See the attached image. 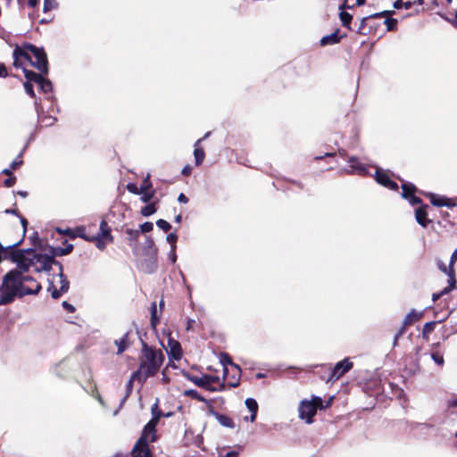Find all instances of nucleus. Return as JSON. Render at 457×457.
I'll list each match as a JSON object with an SVG mask.
<instances>
[{"mask_svg": "<svg viewBox=\"0 0 457 457\" xmlns=\"http://www.w3.org/2000/svg\"><path fill=\"white\" fill-rule=\"evenodd\" d=\"M41 289V285L33 277L22 274L17 269H12L2 278L0 305L10 304L16 297L22 298L25 295H36Z\"/></svg>", "mask_w": 457, "mask_h": 457, "instance_id": "nucleus-1", "label": "nucleus"}, {"mask_svg": "<svg viewBox=\"0 0 457 457\" xmlns=\"http://www.w3.org/2000/svg\"><path fill=\"white\" fill-rule=\"evenodd\" d=\"M25 48L28 49L34 56L35 60H29L33 67L43 74H48V60L47 55L43 47H38L32 44H26Z\"/></svg>", "mask_w": 457, "mask_h": 457, "instance_id": "nucleus-2", "label": "nucleus"}, {"mask_svg": "<svg viewBox=\"0 0 457 457\" xmlns=\"http://www.w3.org/2000/svg\"><path fill=\"white\" fill-rule=\"evenodd\" d=\"M159 369L157 364L141 361L138 369L132 373V378H138V383L143 386L147 378L154 376Z\"/></svg>", "mask_w": 457, "mask_h": 457, "instance_id": "nucleus-3", "label": "nucleus"}, {"mask_svg": "<svg viewBox=\"0 0 457 457\" xmlns=\"http://www.w3.org/2000/svg\"><path fill=\"white\" fill-rule=\"evenodd\" d=\"M318 409V405H315L312 400H303L300 403L298 409L299 417L300 419L304 420L307 424H312L313 422V417L316 415Z\"/></svg>", "mask_w": 457, "mask_h": 457, "instance_id": "nucleus-4", "label": "nucleus"}, {"mask_svg": "<svg viewBox=\"0 0 457 457\" xmlns=\"http://www.w3.org/2000/svg\"><path fill=\"white\" fill-rule=\"evenodd\" d=\"M184 377H186L189 381L193 382L199 387L204 388L205 386H209L210 384L220 382V378L218 376H212L209 374H205L202 377H197L191 375L188 372L183 373Z\"/></svg>", "mask_w": 457, "mask_h": 457, "instance_id": "nucleus-5", "label": "nucleus"}, {"mask_svg": "<svg viewBox=\"0 0 457 457\" xmlns=\"http://www.w3.org/2000/svg\"><path fill=\"white\" fill-rule=\"evenodd\" d=\"M157 417H154V419H151L143 428L141 435L137 441L136 442V448H137V445H144L145 446H147L149 445L148 437L149 435L154 434V432H156V427L158 423H156Z\"/></svg>", "mask_w": 457, "mask_h": 457, "instance_id": "nucleus-6", "label": "nucleus"}, {"mask_svg": "<svg viewBox=\"0 0 457 457\" xmlns=\"http://www.w3.org/2000/svg\"><path fill=\"white\" fill-rule=\"evenodd\" d=\"M143 355L145 358V362L157 364L160 367L164 361V356L161 352L157 353L154 348L149 347L146 344L143 345Z\"/></svg>", "mask_w": 457, "mask_h": 457, "instance_id": "nucleus-7", "label": "nucleus"}, {"mask_svg": "<svg viewBox=\"0 0 457 457\" xmlns=\"http://www.w3.org/2000/svg\"><path fill=\"white\" fill-rule=\"evenodd\" d=\"M353 368V362L348 358L338 361L332 370L330 379H338Z\"/></svg>", "mask_w": 457, "mask_h": 457, "instance_id": "nucleus-8", "label": "nucleus"}, {"mask_svg": "<svg viewBox=\"0 0 457 457\" xmlns=\"http://www.w3.org/2000/svg\"><path fill=\"white\" fill-rule=\"evenodd\" d=\"M36 262H43V266H36L35 270L37 272L46 271L50 272L52 270V267L54 262V258H53V255L48 254H43V253H37L36 254Z\"/></svg>", "mask_w": 457, "mask_h": 457, "instance_id": "nucleus-9", "label": "nucleus"}, {"mask_svg": "<svg viewBox=\"0 0 457 457\" xmlns=\"http://www.w3.org/2000/svg\"><path fill=\"white\" fill-rule=\"evenodd\" d=\"M348 162L351 169L348 173L357 174L360 176L370 175L368 168L363 163H361L357 157L351 156L348 159Z\"/></svg>", "mask_w": 457, "mask_h": 457, "instance_id": "nucleus-10", "label": "nucleus"}, {"mask_svg": "<svg viewBox=\"0 0 457 457\" xmlns=\"http://www.w3.org/2000/svg\"><path fill=\"white\" fill-rule=\"evenodd\" d=\"M35 108L38 121L42 123V126L51 127L56 122L57 119L55 117L51 115H44L43 107L37 100L35 101Z\"/></svg>", "mask_w": 457, "mask_h": 457, "instance_id": "nucleus-11", "label": "nucleus"}, {"mask_svg": "<svg viewBox=\"0 0 457 457\" xmlns=\"http://www.w3.org/2000/svg\"><path fill=\"white\" fill-rule=\"evenodd\" d=\"M422 316V312H417L412 309L403 319V327L399 332L395 336L394 344L395 345L399 337L403 334L404 328L411 325L414 320H420Z\"/></svg>", "mask_w": 457, "mask_h": 457, "instance_id": "nucleus-12", "label": "nucleus"}, {"mask_svg": "<svg viewBox=\"0 0 457 457\" xmlns=\"http://www.w3.org/2000/svg\"><path fill=\"white\" fill-rule=\"evenodd\" d=\"M36 254L37 253H34V255L31 257H23V258L20 257L18 259V261L15 262L17 265L16 269L18 270H21V272H22V274H24V272L29 271L30 267H33V266L36 267V265H37Z\"/></svg>", "mask_w": 457, "mask_h": 457, "instance_id": "nucleus-13", "label": "nucleus"}, {"mask_svg": "<svg viewBox=\"0 0 457 457\" xmlns=\"http://www.w3.org/2000/svg\"><path fill=\"white\" fill-rule=\"evenodd\" d=\"M428 204H422L415 210V220L423 228H427L428 225L431 222V220L428 218Z\"/></svg>", "mask_w": 457, "mask_h": 457, "instance_id": "nucleus-14", "label": "nucleus"}, {"mask_svg": "<svg viewBox=\"0 0 457 457\" xmlns=\"http://www.w3.org/2000/svg\"><path fill=\"white\" fill-rule=\"evenodd\" d=\"M346 37V34L339 36V29H336L333 33L323 37L320 39L321 46H333L340 42V40Z\"/></svg>", "mask_w": 457, "mask_h": 457, "instance_id": "nucleus-15", "label": "nucleus"}, {"mask_svg": "<svg viewBox=\"0 0 457 457\" xmlns=\"http://www.w3.org/2000/svg\"><path fill=\"white\" fill-rule=\"evenodd\" d=\"M428 195V197L430 199V203L434 206H437V207H443V206L451 207V206H454L455 205V204H451L450 199L445 197V196L437 195H436L434 193H429Z\"/></svg>", "mask_w": 457, "mask_h": 457, "instance_id": "nucleus-16", "label": "nucleus"}, {"mask_svg": "<svg viewBox=\"0 0 457 457\" xmlns=\"http://www.w3.org/2000/svg\"><path fill=\"white\" fill-rule=\"evenodd\" d=\"M64 244H67L65 247L51 246L49 249L48 255H53V258H54L56 256H63V255H67V254L71 253L74 248L73 245L68 244L66 240L64 241Z\"/></svg>", "mask_w": 457, "mask_h": 457, "instance_id": "nucleus-17", "label": "nucleus"}, {"mask_svg": "<svg viewBox=\"0 0 457 457\" xmlns=\"http://www.w3.org/2000/svg\"><path fill=\"white\" fill-rule=\"evenodd\" d=\"M125 233L127 235L129 245L132 248L134 252H137L140 231L133 228H126Z\"/></svg>", "mask_w": 457, "mask_h": 457, "instance_id": "nucleus-18", "label": "nucleus"}, {"mask_svg": "<svg viewBox=\"0 0 457 457\" xmlns=\"http://www.w3.org/2000/svg\"><path fill=\"white\" fill-rule=\"evenodd\" d=\"M211 414L216 418V420L219 421V423L221 426H223L225 428H235V422L228 415L221 414V413H220V412H218L216 411H213V410H211Z\"/></svg>", "mask_w": 457, "mask_h": 457, "instance_id": "nucleus-19", "label": "nucleus"}, {"mask_svg": "<svg viewBox=\"0 0 457 457\" xmlns=\"http://www.w3.org/2000/svg\"><path fill=\"white\" fill-rule=\"evenodd\" d=\"M147 258L144 262V270L145 272L152 274L157 270V255H146Z\"/></svg>", "mask_w": 457, "mask_h": 457, "instance_id": "nucleus-20", "label": "nucleus"}, {"mask_svg": "<svg viewBox=\"0 0 457 457\" xmlns=\"http://www.w3.org/2000/svg\"><path fill=\"white\" fill-rule=\"evenodd\" d=\"M99 230L100 231L97 235H100V237L102 238L105 239L109 243L113 242V237L112 236V233H111L112 229L109 227L108 223L104 220H101L100 226H99Z\"/></svg>", "mask_w": 457, "mask_h": 457, "instance_id": "nucleus-21", "label": "nucleus"}, {"mask_svg": "<svg viewBox=\"0 0 457 457\" xmlns=\"http://www.w3.org/2000/svg\"><path fill=\"white\" fill-rule=\"evenodd\" d=\"M168 345L170 346V354L172 358L177 361L179 360L182 357V350L180 344L178 341L170 338L168 341Z\"/></svg>", "mask_w": 457, "mask_h": 457, "instance_id": "nucleus-22", "label": "nucleus"}, {"mask_svg": "<svg viewBox=\"0 0 457 457\" xmlns=\"http://www.w3.org/2000/svg\"><path fill=\"white\" fill-rule=\"evenodd\" d=\"M143 250L145 255H157L158 249L151 237H145Z\"/></svg>", "mask_w": 457, "mask_h": 457, "instance_id": "nucleus-23", "label": "nucleus"}, {"mask_svg": "<svg viewBox=\"0 0 457 457\" xmlns=\"http://www.w3.org/2000/svg\"><path fill=\"white\" fill-rule=\"evenodd\" d=\"M245 403L246 408L251 412L250 421L253 422L256 420V416H257L258 403L255 399L251 398V397L246 398Z\"/></svg>", "mask_w": 457, "mask_h": 457, "instance_id": "nucleus-24", "label": "nucleus"}, {"mask_svg": "<svg viewBox=\"0 0 457 457\" xmlns=\"http://www.w3.org/2000/svg\"><path fill=\"white\" fill-rule=\"evenodd\" d=\"M220 363L223 365V378L228 375V370L227 365H230L235 368L236 363L233 362L231 357L227 353H221L220 357Z\"/></svg>", "mask_w": 457, "mask_h": 457, "instance_id": "nucleus-25", "label": "nucleus"}, {"mask_svg": "<svg viewBox=\"0 0 457 457\" xmlns=\"http://www.w3.org/2000/svg\"><path fill=\"white\" fill-rule=\"evenodd\" d=\"M448 287H445L439 294L443 296L448 293H450L455 287L456 279H455V273L453 268H449L448 270Z\"/></svg>", "mask_w": 457, "mask_h": 457, "instance_id": "nucleus-26", "label": "nucleus"}, {"mask_svg": "<svg viewBox=\"0 0 457 457\" xmlns=\"http://www.w3.org/2000/svg\"><path fill=\"white\" fill-rule=\"evenodd\" d=\"M23 70V72H24V76L26 78V81H29V82H35V83H38L40 82L41 79L44 77L45 74L39 72V73H37L33 71H29V70H27L25 68H22Z\"/></svg>", "mask_w": 457, "mask_h": 457, "instance_id": "nucleus-27", "label": "nucleus"}, {"mask_svg": "<svg viewBox=\"0 0 457 457\" xmlns=\"http://www.w3.org/2000/svg\"><path fill=\"white\" fill-rule=\"evenodd\" d=\"M374 178L379 185H381L385 187L391 180L389 176L383 170L378 169V168L377 169V170L375 172Z\"/></svg>", "mask_w": 457, "mask_h": 457, "instance_id": "nucleus-28", "label": "nucleus"}, {"mask_svg": "<svg viewBox=\"0 0 457 457\" xmlns=\"http://www.w3.org/2000/svg\"><path fill=\"white\" fill-rule=\"evenodd\" d=\"M233 370H235V372L232 374L231 380L228 381V386L229 387L235 388L239 386L242 371L239 365H235V368H233Z\"/></svg>", "mask_w": 457, "mask_h": 457, "instance_id": "nucleus-29", "label": "nucleus"}, {"mask_svg": "<svg viewBox=\"0 0 457 457\" xmlns=\"http://www.w3.org/2000/svg\"><path fill=\"white\" fill-rule=\"evenodd\" d=\"M201 142H202V139H198L195 143L194 156H195V165H197V166L200 165L204 159V152L202 148H200L198 146Z\"/></svg>", "mask_w": 457, "mask_h": 457, "instance_id": "nucleus-30", "label": "nucleus"}, {"mask_svg": "<svg viewBox=\"0 0 457 457\" xmlns=\"http://www.w3.org/2000/svg\"><path fill=\"white\" fill-rule=\"evenodd\" d=\"M21 57H24L25 59L27 60H30V56L29 55L28 53H26L25 51H23L22 49H21L19 46H16L13 50V59H14V62H13V65L16 67V68H19L21 67V65L19 63V58Z\"/></svg>", "mask_w": 457, "mask_h": 457, "instance_id": "nucleus-31", "label": "nucleus"}, {"mask_svg": "<svg viewBox=\"0 0 457 457\" xmlns=\"http://www.w3.org/2000/svg\"><path fill=\"white\" fill-rule=\"evenodd\" d=\"M129 331H127L120 340H115V345L118 346L117 354L122 353L128 347V337Z\"/></svg>", "mask_w": 457, "mask_h": 457, "instance_id": "nucleus-32", "label": "nucleus"}, {"mask_svg": "<svg viewBox=\"0 0 457 457\" xmlns=\"http://www.w3.org/2000/svg\"><path fill=\"white\" fill-rule=\"evenodd\" d=\"M146 451H151L149 445H147V446H145L144 445H137V448H136L135 445L131 451V457H147L145 454Z\"/></svg>", "mask_w": 457, "mask_h": 457, "instance_id": "nucleus-33", "label": "nucleus"}, {"mask_svg": "<svg viewBox=\"0 0 457 457\" xmlns=\"http://www.w3.org/2000/svg\"><path fill=\"white\" fill-rule=\"evenodd\" d=\"M416 191V187L411 183H403L402 185V196L404 199H408Z\"/></svg>", "mask_w": 457, "mask_h": 457, "instance_id": "nucleus-34", "label": "nucleus"}, {"mask_svg": "<svg viewBox=\"0 0 457 457\" xmlns=\"http://www.w3.org/2000/svg\"><path fill=\"white\" fill-rule=\"evenodd\" d=\"M160 320H161V317H160V315H158L156 303L154 302L151 304V318H150L151 326L154 328H155L156 326L160 323Z\"/></svg>", "mask_w": 457, "mask_h": 457, "instance_id": "nucleus-35", "label": "nucleus"}, {"mask_svg": "<svg viewBox=\"0 0 457 457\" xmlns=\"http://www.w3.org/2000/svg\"><path fill=\"white\" fill-rule=\"evenodd\" d=\"M39 89L44 94H48L53 92V84L52 82L46 78H42L40 82L37 83Z\"/></svg>", "mask_w": 457, "mask_h": 457, "instance_id": "nucleus-36", "label": "nucleus"}, {"mask_svg": "<svg viewBox=\"0 0 457 457\" xmlns=\"http://www.w3.org/2000/svg\"><path fill=\"white\" fill-rule=\"evenodd\" d=\"M339 18L342 22V25L345 27L347 29L352 30L351 22L353 20V15L345 11H342L339 13Z\"/></svg>", "mask_w": 457, "mask_h": 457, "instance_id": "nucleus-37", "label": "nucleus"}, {"mask_svg": "<svg viewBox=\"0 0 457 457\" xmlns=\"http://www.w3.org/2000/svg\"><path fill=\"white\" fill-rule=\"evenodd\" d=\"M89 242H94L96 247L101 251L104 250L109 243L105 239L102 238L100 235L91 236Z\"/></svg>", "mask_w": 457, "mask_h": 457, "instance_id": "nucleus-38", "label": "nucleus"}, {"mask_svg": "<svg viewBox=\"0 0 457 457\" xmlns=\"http://www.w3.org/2000/svg\"><path fill=\"white\" fill-rule=\"evenodd\" d=\"M58 277L60 278V284H61L59 292H61L62 295H64L70 289V281L67 279V277L62 271H61V273H58Z\"/></svg>", "mask_w": 457, "mask_h": 457, "instance_id": "nucleus-39", "label": "nucleus"}, {"mask_svg": "<svg viewBox=\"0 0 457 457\" xmlns=\"http://www.w3.org/2000/svg\"><path fill=\"white\" fill-rule=\"evenodd\" d=\"M22 242H23V237H21L17 242L11 244L7 246H4V245H3L2 243H0V263L3 262V260H5L3 253L6 252L9 249L17 248Z\"/></svg>", "mask_w": 457, "mask_h": 457, "instance_id": "nucleus-40", "label": "nucleus"}, {"mask_svg": "<svg viewBox=\"0 0 457 457\" xmlns=\"http://www.w3.org/2000/svg\"><path fill=\"white\" fill-rule=\"evenodd\" d=\"M47 282H48V286H47L46 291L51 294V296L53 299H54V300L59 299L62 295V293L59 292V289L56 288L53 280L48 279Z\"/></svg>", "mask_w": 457, "mask_h": 457, "instance_id": "nucleus-41", "label": "nucleus"}, {"mask_svg": "<svg viewBox=\"0 0 457 457\" xmlns=\"http://www.w3.org/2000/svg\"><path fill=\"white\" fill-rule=\"evenodd\" d=\"M20 252L18 249H9L6 252L3 253L5 260H10L12 262H16L20 258Z\"/></svg>", "mask_w": 457, "mask_h": 457, "instance_id": "nucleus-42", "label": "nucleus"}, {"mask_svg": "<svg viewBox=\"0 0 457 457\" xmlns=\"http://www.w3.org/2000/svg\"><path fill=\"white\" fill-rule=\"evenodd\" d=\"M134 381H137L138 382V378H132V375H131L130 378L127 382V385H126V395H124V397L120 401V406L124 404V403L127 401L128 397L132 393Z\"/></svg>", "mask_w": 457, "mask_h": 457, "instance_id": "nucleus-43", "label": "nucleus"}, {"mask_svg": "<svg viewBox=\"0 0 457 457\" xmlns=\"http://www.w3.org/2000/svg\"><path fill=\"white\" fill-rule=\"evenodd\" d=\"M156 211H157V209L155 207V204L154 203H151V204H148L145 205L144 207H142L140 213L144 217H149V216L153 215L154 213H155Z\"/></svg>", "mask_w": 457, "mask_h": 457, "instance_id": "nucleus-44", "label": "nucleus"}, {"mask_svg": "<svg viewBox=\"0 0 457 457\" xmlns=\"http://www.w3.org/2000/svg\"><path fill=\"white\" fill-rule=\"evenodd\" d=\"M185 395L189 396L192 399L197 400L202 403H208V401L203 395H201L195 389L186 390Z\"/></svg>", "mask_w": 457, "mask_h": 457, "instance_id": "nucleus-45", "label": "nucleus"}, {"mask_svg": "<svg viewBox=\"0 0 457 457\" xmlns=\"http://www.w3.org/2000/svg\"><path fill=\"white\" fill-rule=\"evenodd\" d=\"M384 24H386L387 31H394L397 27V20L387 16L384 21Z\"/></svg>", "mask_w": 457, "mask_h": 457, "instance_id": "nucleus-46", "label": "nucleus"}, {"mask_svg": "<svg viewBox=\"0 0 457 457\" xmlns=\"http://www.w3.org/2000/svg\"><path fill=\"white\" fill-rule=\"evenodd\" d=\"M436 325V321H429L425 323L422 329L423 337H427L428 335L432 333L433 330L435 329Z\"/></svg>", "mask_w": 457, "mask_h": 457, "instance_id": "nucleus-47", "label": "nucleus"}, {"mask_svg": "<svg viewBox=\"0 0 457 457\" xmlns=\"http://www.w3.org/2000/svg\"><path fill=\"white\" fill-rule=\"evenodd\" d=\"M151 412H152L151 419H154V417H157L156 423H158L161 417H162V411L161 410H159V408H158V399L156 400V403L154 404H153V406L151 408Z\"/></svg>", "mask_w": 457, "mask_h": 457, "instance_id": "nucleus-48", "label": "nucleus"}, {"mask_svg": "<svg viewBox=\"0 0 457 457\" xmlns=\"http://www.w3.org/2000/svg\"><path fill=\"white\" fill-rule=\"evenodd\" d=\"M152 187V183L150 181V176L147 175L146 178L143 180L142 184L139 187L140 195L148 191Z\"/></svg>", "mask_w": 457, "mask_h": 457, "instance_id": "nucleus-49", "label": "nucleus"}, {"mask_svg": "<svg viewBox=\"0 0 457 457\" xmlns=\"http://www.w3.org/2000/svg\"><path fill=\"white\" fill-rule=\"evenodd\" d=\"M23 87H24V89H25V92L32 98H35V101L37 100V98L36 96V94L34 92V88H33V85L31 82L29 81H25L23 83Z\"/></svg>", "mask_w": 457, "mask_h": 457, "instance_id": "nucleus-50", "label": "nucleus"}, {"mask_svg": "<svg viewBox=\"0 0 457 457\" xmlns=\"http://www.w3.org/2000/svg\"><path fill=\"white\" fill-rule=\"evenodd\" d=\"M25 148L24 147L21 152L20 154H18V156L11 162L10 166H11V169H13L15 170L17 167L21 166L22 163H23V161H22V154L25 151Z\"/></svg>", "mask_w": 457, "mask_h": 457, "instance_id": "nucleus-51", "label": "nucleus"}, {"mask_svg": "<svg viewBox=\"0 0 457 457\" xmlns=\"http://www.w3.org/2000/svg\"><path fill=\"white\" fill-rule=\"evenodd\" d=\"M156 226L164 232H168L171 228V225L167 220L162 219L156 220Z\"/></svg>", "mask_w": 457, "mask_h": 457, "instance_id": "nucleus-52", "label": "nucleus"}, {"mask_svg": "<svg viewBox=\"0 0 457 457\" xmlns=\"http://www.w3.org/2000/svg\"><path fill=\"white\" fill-rule=\"evenodd\" d=\"M393 13H395L394 11H382L379 12H375V13L370 14V15H368V18H370V20H371V19L387 17V16H391Z\"/></svg>", "mask_w": 457, "mask_h": 457, "instance_id": "nucleus-53", "label": "nucleus"}, {"mask_svg": "<svg viewBox=\"0 0 457 457\" xmlns=\"http://www.w3.org/2000/svg\"><path fill=\"white\" fill-rule=\"evenodd\" d=\"M57 6V3L55 0H44L43 12H47L50 10L55 8Z\"/></svg>", "mask_w": 457, "mask_h": 457, "instance_id": "nucleus-54", "label": "nucleus"}, {"mask_svg": "<svg viewBox=\"0 0 457 457\" xmlns=\"http://www.w3.org/2000/svg\"><path fill=\"white\" fill-rule=\"evenodd\" d=\"M75 236L76 237H79L85 239L87 242H89V239H90V237H91V236H87L86 234V229L83 227H79V228H76Z\"/></svg>", "mask_w": 457, "mask_h": 457, "instance_id": "nucleus-55", "label": "nucleus"}, {"mask_svg": "<svg viewBox=\"0 0 457 457\" xmlns=\"http://www.w3.org/2000/svg\"><path fill=\"white\" fill-rule=\"evenodd\" d=\"M370 20V18H368V16H365L363 18H361V21H360V25H359V28L357 29L356 30V33L358 34H363V35H366L365 32H363L364 29L366 28L367 26V21Z\"/></svg>", "mask_w": 457, "mask_h": 457, "instance_id": "nucleus-56", "label": "nucleus"}, {"mask_svg": "<svg viewBox=\"0 0 457 457\" xmlns=\"http://www.w3.org/2000/svg\"><path fill=\"white\" fill-rule=\"evenodd\" d=\"M139 228H140V230H139L140 232H142V233H148V232L153 230L154 224L152 222H150V221H145L143 224H141L139 226Z\"/></svg>", "mask_w": 457, "mask_h": 457, "instance_id": "nucleus-57", "label": "nucleus"}, {"mask_svg": "<svg viewBox=\"0 0 457 457\" xmlns=\"http://www.w3.org/2000/svg\"><path fill=\"white\" fill-rule=\"evenodd\" d=\"M20 252V257H31L34 255L35 250L33 248H27V249H18Z\"/></svg>", "mask_w": 457, "mask_h": 457, "instance_id": "nucleus-58", "label": "nucleus"}, {"mask_svg": "<svg viewBox=\"0 0 457 457\" xmlns=\"http://www.w3.org/2000/svg\"><path fill=\"white\" fill-rule=\"evenodd\" d=\"M431 358L433 359V361L438 364V365H443L444 364V357L443 355L438 353V352H436V353H431Z\"/></svg>", "mask_w": 457, "mask_h": 457, "instance_id": "nucleus-59", "label": "nucleus"}, {"mask_svg": "<svg viewBox=\"0 0 457 457\" xmlns=\"http://www.w3.org/2000/svg\"><path fill=\"white\" fill-rule=\"evenodd\" d=\"M178 235L176 233H170L166 237V241L170 245V248L172 245H177Z\"/></svg>", "mask_w": 457, "mask_h": 457, "instance_id": "nucleus-60", "label": "nucleus"}, {"mask_svg": "<svg viewBox=\"0 0 457 457\" xmlns=\"http://www.w3.org/2000/svg\"><path fill=\"white\" fill-rule=\"evenodd\" d=\"M29 238L34 246H37L41 242V239L37 231H34L33 234Z\"/></svg>", "mask_w": 457, "mask_h": 457, "instance_id": "nucleus-61", "label": "nucleus"}, {"mask_svg": "<svg viewBox=\"0 0 457 457\" xmlns=\"http://www.w3.org/2000/svg\"><path fill=\"white\" fill-rule=\"evenodd\" d=\"M154 195V191H152V192H145L142 194L141 197H140V200L143 202V203H148Z\"/></svg>", "mask_w": 457, "mask_h": 457, "instance_id": "nucleus-62", "label": "nucleus"}, {"mask_svg": "<svg viewBox=\"0 0 457 457\" xmlns=\"http://www.w3.org/2000/svg\"><path fill=\"white\" fill-rule=\"evenodd\" d=\"M127 189L132 194L140 195L139 187L135 183H128Z\"/></svg>", "mask_w": 457, "mask_h": 457, "instance_id": "nucleus-63", "label": "nucleus"}, {"mask_svg": "<svg viewBox=\"0 0 457 457\" xmlns=\"http://www.w3.org/2000/svg\"><path fill=\"white\" fill-rule=\"evenodd\" d=\"M16 183V177L10 176L4 180V186L6 187H11Z\"/></svg>", "mask_w": 457, "mask_h": 457, "instance_id": "nucleus-64", "label": "nucleus"}]
</instances>
